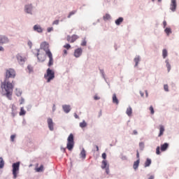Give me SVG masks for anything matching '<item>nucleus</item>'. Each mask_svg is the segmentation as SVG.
<instances>
[{"label": "nucleus", "mask_w": 179, "mask_h": 179, "mask_svg": "<svg viewBox=\"0 0 179 179\" xmlns=\"http://www.w3.org/2000/svg\"><path fill=\"white\" fill-rule=\"evenodd\" d=\"M152 164V160L150 159H147L146 162H145V167H149Z\"/></svg>", "instance_id": "4be33fe9"}, {"label": "nucleus", "mask_w": 179, "mask_h": 179, "mask_svg": "<svg viewBox=\"0 0 179 179\" xmlns=\"http://www.w3.org/2000/svg\"><path fill=\"white\" fill-rule=\"evenodd\" d=\"M168 148H169V143H164V144L161 145L162 152H166V150H167Z\"/></svg>", "instance_id": "f8f14e48"}, {"label": "nucleus", "mask_w": 179, "mask_h": 179, "mask_svg": "<svg viewBox=\"0 0 179 179\" xmlns=\"http://www.w3.org/2000/svg\"><path fill=\"white\" fill-rule=\"evenodd\" d=\"M102 158H103L104 160H106V159L107 158V154H106V152H103L102 154Z\"/></svg>", "instance_id": "79ce46f5"}, {"label": "nucleus", "mask_w": 179, "mask_h": 179, "mask_svg": "<svg viewBox=\"0 0 179 179\" xmlns=\"http://www.w3.org/2000/svg\"><path fill=\"white\" fill-rule=\"evenodd\" d=\"M63 110L64 111V113H69V111H71V106H68V105H64L63 106Z\"/></svg>", "instance_id": "4468645a"}, {"label": "nucleus", "mask_w": 179, "mask_h": 179, "mask_svg": "<svg viewBox=\"0 0 179 179\" xmlns=\"http://www.w3.org/2000/svg\"><path fill=\"white\" fill-rule=\"evenodd\" d=\"M156 153H157V155H160V147L159 146L157 147Z\"/></svg>", "instance_id": "ea45409f"}, {"label": "nucleus", "mask_w": 179, "mask_h": 179, "mask_svg": "<svg viewBox=\"0 0 179 179\" xmlns=\"http://www.w3.org/2000/svg\"><path fill=\"white\" fill-rule=\"evenodd\" d=\"M63 52H64V55H66L68 54V51H66V50H64Z\"/></svg>", "instance_id": "5fc2aeb1"}, {"label": "nucleus", "mask_w": 179, "mask_h": 179, "mask_svg": "<svg viewBox=\"0 0 179 179\" xmlns=\"http://www.w3.org/2000/svg\"><path fill=\"white\" fill-rule=\"evenodd\" d=\"M139 146H140V148L143 150V149L145 148V143L141 142L139 143Z\"/></svg>", "instance_id": "4c0bfd02"}, {"label": "nucleus", "mask_w": 179, "mask_h": 179, "mask_svg": "<svg viewBox=\"0 0 179 179\" xmlns=\"http://www.w3.org/2000/svg\"><path fill=\"white\" fill-rule=\"evenodd\" d=\"M48 125L50 131H54V122L51 117L48 118Z\"/></svg>", "instance_id": "6e6552de"}, {"label": "nucleus", "mask_w": 179, "mask_h": 179, "mask_svg": "<svg viewBox=\"0 0 179 179\" xmlns=\"http://www.w3.org/2000/svg\"><path fill=\"white\" fill-rule=\"evenodd\" d=\"M3 166H5V162L3 161V158L0 157V169H3Z\"/></svg>", "instance_id": "393cba45"}, {"label": "nucleus", "mask_w": 179, "mask_h": 179, "mask_svg": "<svg viewBox=\"0 0 179 179\" xmlns=\"http://www.w3.org/2000/svg\"><path fill=\"white\" fill-rule=\"evenodd\" d=\"M107 161L103 160L101 164V169H107Z\"/></svg>", "instance_id": "c85d7f7f"}, {"label": "nucleus", "mask_w": 179, "mask_h": 179, "mask_svg": "<svg viewBox=\"0 0 179 179\" xmlns=\"http://www.w3.org/2000/svg\"><path fill=\"white\" fill-rule=\"evenodd\" d=\"M106 174H110V169L108 168V166L106 168Z\"/></svg>", "instance_id": "c03bdc74"}, {"label": "nucleus", "mask_w": 179, "mask_h": 179, "mask_svg": "<svg viewBox=\"0 0 179 179\" xmlns=\"http://www.w3.org/2000/svg\"><path fill=\"white\" fill-rule=\"evenodd\" d=\"M139 163H140L139 159L138 160H136V162H134V166H133L134 170H136V169H138V167H139Z\"/></svg>", "instance_id": "6ab92c4d"}, {"label": "nucleus", "mask_w": 179, "mask_h": 179, "mask_svg": "<svg viewBox=\"0 0 179 179\" xmlns=\"http://www.w3.org/2000/svg\"><path fill=\"white\" fill-rule=\"evenodd\" d=\"M75 13H76V10H73L71 12H70V13L68 15V17H71V16H72L73 15H75Z\"/></svg>", "instance_id": "f704fd0d"}, {"label": "nucleus", "mask_w": 179, "mask_h": 179, "mask_svg": "<svg viewBox=\"0 0 179 179\" xmlns=\"http://www.w3.org/2000/svg\"><path fill=\"white\" fill-rule=\"evenodd\" d=\"M164 31L167 34V36H170V34H171V29L170 28H166Z\"/></svg>", "instance_id": "2f4dec72"}, {"label": "nucleus", "mask_w": 179, "mask_h": 179, "mask_svg": "<svg viewBox=\"0 0 179 179\" xmlns=\"http://www.w3.org/2000/svg\"><path fill=\"white\" fill-rule=\"evenodd\" d=\"M122 22H124V18L120 17L115 20V24H117V26H120L122 23Z\"/></svg>", "instance_id": "2eb2a0df"}, {"label": "nucleus", "mask_w": 179, "mask_h": 179, "mask_svg": "<svg viewBox=\"0 0 179 179\" xmlns=\"http://www.w3.org/2000/svg\"><path fill=\"white\" fill-rule=\"evenodd\" d=\"M113 103H114L115 104H118V103H120L115 94H113Z\"/></svg>", "instance_id": "f3484780"}, {"label": "nucleus", "mask_w": 179, "mask_h": 179, "mask_svg": "<svg viewBox=\"0 0 179 179\" xmlns=\"http://www.w3.org/2000/svg\"><path fill=\"white\" fill-rule=\"evenodd\" d=\"M133 135H138V131L136 130H134Z\"/></svg>", "instance_id": "09e8293b"}, {"label": "nucleus", "mask_w": 179, "mask_h": 179, "mask_svg": "<svg viewBox=\"0 0 179 179\" xmlns=\"http://www.w3.org/2000/svg\"><path fill=\"white\" fill-rule=\"evenodd\" d=\"M48 31L50 33V31H52V27L48 28Z\"/></svg>", "instance_id": "8fccbe9b"}, {"label": "nucleus", "mask_w": 179, "mask_h": 179, "mask_svg": "<svg viewBox=\"0 0 179 179\" xmlns=\"http://www.w3.org/2000/svg\"><path fill=\"white\" fill-rule=\"evenodd\" d=\"M170 9L172 12H176V9H177V1L176 0H171Z\"/></svg>", "instance_id": "0eeeda50"}, {"label": "nucleus", "mask_w": 179, "mask_h": 179, "mask_svg": "<svg viewBox=\"0 0 179 179\" xmlns=\"http://www.w3.org/2000/svg\"><path fill=\"white\" fill-rule=\"evenodd\" d=\"M96 152H99V146L96 145Z\"/></svg>", "instance_id": "052dcab7"}, {"label": "nucleus", "mask_w": 179, "mask_h": 179, "mask_svg": "<svg viewBox=\"0 0 179 179\" xmlns=\"http://www.w3.org/2000/svg\"><path fill=\"white\" fill-rule=\"evenodd\" d=\"M50 45L47 42H43L41 44V50H43L45 52L46 55L49 58V62L48 63V66L51 67L54 65V58L52 57V53L50 50Z\"/></svg>", "instance_id": "f03ea898"}, {"label": "nucleus", "mask_w": 179, "mask_h": 179, "mask_svg": "<svg viewBox=\"0 0 179 179\" xmlns=\"http://www.w3.org/2000/svg\"><path fill=\"white\" fill-rule=\"evenodd\" d=\"M15 138H16V135L13 134V135L10 136L11 142H15Z\"/></svg>", "instance_id": "e433bc0d"}, {"label": "nucleus", "mask_w": 179, "mask_h": 179, "mask_svg": "<svg viewBox=\"0 0 179 179\" xmlns=\"http://www.w3.org/2000/svg\"><path fill=\"white\" fill-rule=\"evenodd\" d=\"M34 30L38 33H43V28H41V27L39 25H34Z\"/></svg>", "instance_id": "ddd939ff"}, {"label": "nucleus", "mask_w": 179, "mask_h": 179, "mask_svg": "<svg viewBox=\"0 0 179 179\" xmlns=\"http://www.w3.org/2000/svg\"><path fill=\"white\" fill-rule=\"evenodd\" d=\"M81 45H83V46L86 45V41H84L81 43Z\"/></svg>", "instance_id": "4d7b16f0"}, {"label": "nucleus", "mask_w": 179, "mask_h": 179, "mask_svg": "<svg viewBox=\"0 0 179 179\" xmlns=\"http://www.w3.org/2000/svg\"><path fill=\"white\" fill-rule=\"evenodd\" d=\"M17 59L20 64H24L25 58L22 57L20 55H17Z\"/></svg>", "instance_id": "9b49d317"}, {"label": "nucleus", "mask_w": 179, "mask_h": 179, "mask_svg": "<svg viewBox=\"0 0 179 179\" xmlns=\"http://www.w3.org/2000/svg\"><path fill=\"white\" fill-rule=\"evenodd\" d=\"M164 89L165 92H169V85H164Z\"/></svg>", "instance_id": "a19ab883"}, {"label": "nucleus", "mask_w": 179, "mask_h": 179, "mask_svg": "<svg viewBox=\"0 0 179 179\" xmlns=\"http://www.w3.org/2000/svg\"><path fill=\"white\" fill-rule=\"evenodd\" d=\"M36 57L39 62H44L45 61V55L44 52L40 51V50H37Z\"/></svg>", "instance_id": "423d86ee"}, {"label": "nucleus", "mask_w": 179, "mask_h": 179, "mask_svg": "<svg viewBox=\"0 0 179 179\" xmlns=\"http://www.w3.org/2000/svg\"><path fill=\"white\" fill-rule=\"evenodd\" d=\"M80 157H83V159H86V151L85 149H83V150L80 152Z\"/></svg>", "instance_id": "bb28decb"}, {"label": "nucleus", "mask_w": 179, "mask_h": 179, "mask_svg": "<svg viewBox=\"0 0 179 179\" xmlns=\"http://www.w3.org/2000/svg\"><path fill=\"white\" fill-rule=\"evenodd\" d=\"M28 45L29 47H30V48H31V45H33V43H31V41H28Z\"/></svg>", "instance_id": "49530a36"}, {"label": "nucleus", "mask_w": 179, "mask_h": 179, "mask_svg": "<svg viewBox=\"0 0 179 179\" xmlns=\"http://www.w3.org/2000/svg\"><path fill=\"white\" fill-rule=\"evenodd\" d=\"M127 156H122V160H127Z\"/></svg>", "instance_id": "603ef678"}, {"label": "nucleus", "mask_w": 179, "mask_h": 179, "mask_svg": "<svg viewBox=\"0 0 179 179\" xmlns=\"http://www.w3.org/2000/svg\"><path fill=\"white\" fill-rule=\"evenodd\" d=\"M126 114L129 117H131V115H132V108H131V107L127 108V109L126 110Z\"/></svg>", "instance_id": "a211bd4d"}, {"label": "nucleus", "mask_w": 179, "mask_h": 179, "mask_svg": "<svg viewBox=\"0 0 179 179\" xmlns=\"http://www.w3.org/2000/svg\"><path fill=\"white\" fill-rule=\"evenodd\" d=\"M150 111L152 115L155 114V109L153 108L152 106L150 107Z\"/></svg>", "instance_id": "c9c22d12"}, {"label": "nucleus", "mask_w": 179, "mask_h": 179, "mask_svg": "<svg viewBox=\"0 0 179 179\" xmlns=\"http://www.w3.org/2000/svg\"><path fill=\"white\" fill-rule=\"evenodd\" d=\"M64 48H66V50H69V48H71V45L67 43L64 45Z\"/></svg>", "instance_id": "58836bf2"}, {"label": "nucleus", "mask_w": 179, "mask_h": 179, "mask_svg": "<svg viewBox=\"0 0 179 179\" xmlns=\"http://www.w3.org/2000/svg\"><path fill=\"white\" fill-rule=\"evenodd\" d=\"M66 39H67V41H69V43H71V40H72V37H71L70 36H68Z\"/></svg>", "instance_id": "37998d69"}, {"label": "nucleus", "mask_w": 179, "mask_h": 179, "mask_svg": "<svg viewBox=\"0 0 179 179\" xmlns=\"http://www.w3.org/2000/svg\"><path fill=\"white\" fill-rule=\"evenodd\" d=\"M59 23V20H56L53 22V24H58Z\"/></svg>", "instance_id": "a18cd8bd"}, {"label": "nucleus", "mask_w": 179, "mask_h": 179, "mask_svg": "<svg viewBox=\"0 0 179 179\" xmlns=\"http://www.w3.org/2000/svg\"><path fill=\"white\" fill-rule=\"evenodd\" d=\"M165 62L166 64V68L168 69V72H170V71H171V65L170 64V62H169V59H166Z\"/></svg>", "instance_id": "aec40b11"}, {"label": "nucleus", "mask_w": 179, "mask_h": 179, "mask_svg": "<svg viewBox=\"0 0 179 179\" xmlns=\"http://www.w3.org/2000/svg\"><path fill=\"white\" fill-rule=\"evenodd\" d=\"M6 43H9V39L6 36H0V45Z\"/></svg>", "instance_id": "9d476101"}, {"label": "nucleus", "mask_w": 179, "mask_h": 179, "mask_svg": "<svg viewBox=\"0 0 179 179\" xmlns=\"http://www.w3.org/2000/svg\"><path fill=\"white\" fill-rule=\"evenodd\" d=\"M94 100H100V97H99L97 95H95L94 96Z\"/></svg>", "instance_id": "de8ad7c7"}, {"label": "nucleus", "mask_w": 179, "mask_h": 179, "mask_svg": "<svg viewBox=\"0 0 179 179\" xmlns=\"http://www.w3.org/2000/svg\"><path fill=\"white\" fill-rule=\"evenodd\" d=\"M139 61H141V59L139 57H136L134 58V62H135V66H138V64H139Z\"/></svg>", "instance_id": "7c9ffc66"}, {"label": "nucleus", "mask_w": 179, "mask_h": 179, "mask_svg": "<svg viewBox=\"0 0 179 179\" xmlns=\"http://www.w3.org/2000/svg\"><path fill=\"white\" fill-rule=\"evenodd\" d=\"M27 69L29 73H31V72H33V66H31V65H28Z\"/></svg>", "instance_id": "72a5a7b5"}, {"label": "nucleus", "mask_w": 179, "mask_h": 179, "mask_svg": "<svg viewBox=\"0 0 179 179\" xmlns=\"http://www.w3.org/2000/svg\"><path fill=\"white\" fill-rule=\"evenodd\" d=\"M136 157L138 159H139V151L136 152Z\"/></svg>", "instance_id": "3c124183"}, {"label": "nucleus", "mask_w": 179, "mask_h": 179, "mask_svg": "<svg viewBox=\"0 0 179 179\" xmlns=\"http://www.w3.org/2000/svg\"><path fill=\"white\" fill-rule=\"evenodd\" d=\"M44 78L45 80H47V83H50L51 80H54L55 78V72L51 69L48 68L46 70V73H45Z\"/></svg>", "instance_id": "7ed1b4c3"}, {"label": "nucleus", "mask_w": 179, "mask_h": 179, "mask_svg": "<svg viewBox=\"0 0 179 179\" xmlns=\"http://www.w3.org/2000/svg\"><path fill=\"white\" fill-rule=\"evenodd\" d=\"M155 176H151L148 179H154Z\"/></svg>", "instance_id": "bf43d9fd"}, {"label": "nucleus", "mask_w": 179, "mask_h": 179, "mask_svg": "<svg viewBox=\"0 0 179 179\" xmlns=\"http://www.w3.org/2000/svg\"><path fill=\"white\" fill-rule=\"evenodd\" d=\"M20 166V162L13 164V178H17V174H19V167Z\"/></svg>", "instance_id": "39448f33"}, {"label": "nucleus", "mask_w": 179, "mask_h": 179, "mask_svg": "<svg viewBox=\"0 0 179 179\" xmlns=\"http://www.w3.org/2000/svg\"><path fill=\"white\" fill-rule=\"evenodd\" d=\"M100 115H101V111H100Z\"/></svg>", "instance_id": "0e129e2a"}, {"label": "nucleus", "mask_w": 179, "mask_h": 179, "mask_svg": "<svg viewBox=\"0 0 179 179\" xmlns=\"http://www.w3.org/2000/svg\"><path fill=\"white\" fill-rule=\"evenodd\" d=\"M23 103H24V99L22 98L20 101V104H23Z\"/></svg>", "instance_id": "6e6d98bb"}, {"label": "nucleus", "mask_w": 179, "mask_h": 179, "mask_svg": "<svg viewBox=\"0 0 179 179\" xmlns=\"http://www.w3.org/2000/svg\"><path fill=\"white\" fill-rule=\"evenodd\" d=\"M75 145V141H73V135L71 134L67 138V145L66 148L68 150H72Z\"/></svg>", "instance_id": "20e7f679"}, {"label": "nucleus", "mask_w": 179, "mask_h": 179, "mask_svg": "<svg viewBox=\"0 0 179 179\" xmlns=\"http://www.w3.org/2000/svg\"><path fill=\"white\" fill-rule=\"evenodd\" d=\"M103 20H110V19H111V15H110V14H106L105 15H103Z\"/></svg>", "instance_id": "a878e982"}, {"label": "nucleus", "mask_w": 179, "mask_h": 179, "mask_svg": "<svg viewBox=\"0 0 179 179\" xmlns=\"http://www.w3.org/2000/svg\"><path fill=\"white\" fill-rule=\"evenodd\" d=\"M80 128H86L87 127V123L85 120L80 123Z\"/></svg>", "instance_id": "b1692460"}, {"label": "nucleus", "mask_w": 179, "mask_h": 179, "mask_svg": "<svg viewBox=\"0 0 179 179\" xmlns=\"http://www.w3.org/2000/svg\"><path fill=\"white\" fill-rule=\"evenodd\" d=\"M152 2H155V0H152ZM158 2H162V0H158Z\"/></svg>", "instance_id": "680f3d73"}, {"label": "nucleus", "mask_w": 179, "mask_h": 179, "mask_svg": "<svg viewBox=\"0 0 179 179\" xmlns=\"http://www.w3.org/2000/svg\"><path fill=\"white\" fill-rule=\"evenodd\" d=\"M55 110V105L53 106V111Z\"/></svg>", "instance_id": "e2e57ef3"}, {"label": "nucleus", "mask_w": 179, "mask_h": 179, "mask_svg": "<svg viewBox=\"0 0 179 179\" xmlns=\"http://www.w3.org/2000/svg\"><path fill=\"white\" fill-rule=\"evenodd\" d=\"M36 171H37V173H41V171H44V166L41 165L39 168L36 169Z\"/></svg>", "instance_id": "5701e85b"}, {"label": "nucleus", "mask_w": 179, "mask_h": 179, "mask_svg": "<svg viewBox=\"0 0 179 179\" xmlns=\"http://www.w3.org/2000/svg\"><path fill=\"white\" fill-rule=\"evenodd\" d=\"M0 51H5V49L3 48V47L0 45Z\"/></svg>", "instance_id": "13d9d810"}, {"label": "nucleus", "mask_w": 179, "mask_h": 179, "mask_svg": "<svg viewBox=\"0 0 179 179\" xmlns=\"http://www.w3.org/2000/svg\"><path fill=\"white\" fill-rule=\"evenodd\" d=\"M164 134V126H160L159 127V134L158 136H162Z\"/></svg>", "instance_id": "412c9836"}, {"label": "nucleus", "mask_w": 179, "mask_h": 179, "mask_svg": "<svg viewBox=\"0 0 179 179\" xmlns=\"http://www.w3.org/2000/svg\"><path fill=\"white\" fill-rule=\"evenodd\" d=\"M82 52H83L82 48L76 49L74 52V57H76V58H79V57L82 55Z\"/></svg>", "instance_id": "1a4fd4ad"}, {"label": "nucleus", "mask_w": 179, "mask_h": 179, "mask_svg": "<svg viewBox=\"0 0 179 179\" xmlns=\"http://www.w3.org/2000/svg\"><path fill=\"white\" fill-rule=\"evenodd\" d=\"M167 55H168L167 50L164 49V50H162V57H163V58H164H164H166Z\"/></svg>", "instance_id": "c756f323"}, {"label": "nucleus", "mask_w": 179, "mask_h": 179, "mask_svg": "<svg viewBox=\"0 0 179 179\" xmlns=\"http://www.w3.org/2000/svg\"><path fill=\"white\" fill-rule=\"evenodd\" d=\"M78 38H79V37L76 35H73L71 36V43H75L76 40H78Z\"/></svg>", "instance_id": "cd10ccee"}, {"label": "nucleus", "mask_w": 179, "mask_h": 179, "mask_svg": "<svg viewBox=\"0 0 179 179\" xmlns=\"http://www.w3.org/2000/svg\"><path fill=\"white\" fill-rule=\"evenodd\" d=\"M31 5L25 6V12H27V13H31Z\"/></svg>", "instance_id": "dca6fc26"}, {"label": "nucleus", "mask_w": 179, "mask_h": 179, "mask_svg": "<svg viewBox=\"0 0 179 179\" xmlns=\"http://www.w3.org/2000/svg\"><path fill=\"white\" fill-rule=\"evenodd\" d=\"M26 111L24 110V108H20V115H25Z\"/></svg>", "instance_id": "473e14b6"}, {"label": "nucleus", "mask_w": 179, "mask_h": 179, "mask_svg": "<svg viewBox=\"0 0 179 179\" xmlns=\"http://www.w3.org/2000/svg\"><path fill=\"white\" fill-rule=\"evenodd\" d=\"M164 27H166L167 26V22L166 21L163 22Z\"/></svg>", "instance_id": "864d4df0"}, {"label": "nucleus", "mask_w": 179, "mask_h": 179, "mask_svg": "<svg viewBox=\"0 0 179 179\" xmlns=\"http://www.w3.org/2000/svg\"><path fill=\"white\" fill-rule=\"evenodd\" d=\"M15 77L16 71L13 69H9L6 70L4 81L1 83V89L4 92L3 95L6 96L8 100H12L13 87H15L13 81L10 83L9 79H15Z\"/></svg>", "instance_id": "f257e3e1"}]
</instances>
